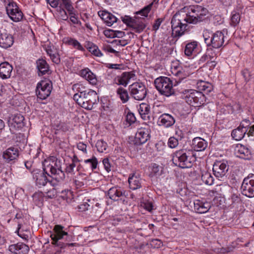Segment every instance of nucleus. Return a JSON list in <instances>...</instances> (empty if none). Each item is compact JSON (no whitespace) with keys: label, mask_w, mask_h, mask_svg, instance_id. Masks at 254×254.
Returning a JSON list of instances; mask_svg holds the SVG:
<instances>
[{"label":"nucleus","mask_w":254,"mask_h":254,"mask_svg":"<svg viewBox=\"0 0 254 254\" xmlns=\"http://www.w3.org/2000/svg\"><path fill=\"white\" fill-rule=\"evenodd\" d=\"M163 173V168L156 164H153L151 167L150 176L159 177Z\"/></svg>","instance_id":"46"},{"label":"nucleus","mask_w":254,"mask_h":254,"mask_svg":"<svg viewBox=\"0 0 254 254\" xmlns=\"http://www.w3.org/2000/svg\"><path fill=\"white\" fill-rule=\"evenodd\" d=\"M154 84L159 93L167 97L175 93L172 81L167 77L161 76L154 81Z\"/></svg>","instance_id":"6"},{"label":"nucleus","mask_w":254,"mask_h":254,"mask_svg":"<svg viewBox=\"0 0 254 254\" xmlns=\"http://www.w3.org/2000/svg\"><path fill=\"white\" fill-rule=\"evenodd\" d=\"M130 96L136 100H143L147 94V89L142 82H135L129 86Z\"/></svg>","instance_id":"9"},{"label":"nucleus","mask_w":254,"mask_h":254,"mask_svg":"<svg viewBox=\"0 0 254 254\" xmlns=\"http://www.w3.org/2000/svg\"><path fill=\"white\" fill-rule=\"evenodd\" d=\"M14 220L18 223L17 230L16 232L18 236L22 238L23 240H27L28 239L29 236L28 234L24 233V230L22 229V222L23 221V218L21 213H16L15 215Z\"/></svg>","instance_id":"25"},{"label":"nucleus","mask_w":254,"mask_h":254,"mask_svg":"<svg viewBox=\"0 0 254 254\" xmlns=\"http://www.w3.org/2000/svg\"><path fill=\"white\" fill-rule=\"evenodd\" d=\"M13 43L12 36L4 30L0 32V46L6 49L11 47Z\"/></svg>","instance_id":"24"},{"label":"nucleus","mask_w":254,"mask_h":254,"mask_svg":"<svg viewBox=\"0 0 254 254\" xmlns=\"http://www.w3.org/2000/svg\"><path fill=\"white\" fill-rule=\"evenodd\" d=\"M241 190L242 194L246 196L254 197V174H250L244 179Z\"/></svg>","instance_id":"12"},{"label":"nucleus","mask_w":254,"mask_h":254,"mask_svg":"<svg viewBox=\"0 0 254 254\" xmlns=\"http://www.w3.org/2000/svg\"><path fill=\"white\" fill-rule=\"evenodd\" d=\"M125 192L120 188L112 187L108 190V194L110 199L118 200L120 197L125 195Z\"/></svg>","instance_id":"33"},{"label":"nucleus","mask_w":254,"mask_h":254,"mask_svg":"<svg viewBox=\"0 0 254 254\" xmlns=\"http://www.w3.org/2000/svg\"><path fill=\"white\" fill-rule=\"evenodd\" d=\"M8 250L14 254H27L29 251V248L23 243H18L10 245Z\"/></svg>","instance_id":"22"},{"label":"nucleus","mask_w":254,"mask_h":254,"mask_svg":"<svg viewBox=\"0 0 254 254\" xmlns=\"http://www.w3.org/2000/svg\"><path fill=\"white\" fill-rule=\"evenodd\" d=\"M150 129L148 127H141L138 129L135 136V142L136 144L145 143L150 138Z\"/></svg>","instance_id":"19"},{"label":"nucleus","mask_w":254,"mask_h":254,"mask_svg":"<svg viewBox=\"0 0 254 254\" xmlns=\"http://www.w3.org/2000/svg\"><path fill=\"white\" fill-rule=\"evenodd\" d=\"M203 37L205 43L208 46H212L214 48L217 49L224 45L225 36L221 31L212 33L210 30L205 29L203 31Z\"/></svg>","instance_id":"4"},{"label":"nucleus","mask_w":254,"mask_h":254,"mask_svg":"<svg viewBox=\"0 0 254 254\" xmlns=\"http://www.w3.org/2000/svg\"><path fill=\"white\" fill-rule=\"evenodd\" d=\"M98 15L108 26H112L117 21V18L111 13L105 11L98 12Z\"/></svg>","instance_id":"28"},{"label":"nucleus","mask_w":254,"mask_h":254,"mask_svg":"<svg viewBox=\"0 0 254 254\" xmlns=\"http://www.w3.org/2000/svg\"><path fill=\"white\" fill-rule=\"evenodd\" d=\"M228 169L227 162L224 160L216 161L213 164L212 169L214 175L220 180L224 178Z\"/></svg>","instance_id":"13"},{"label":"nucleus","mask_w":254,"mask_h":254,"mask_svg":"<svg viewBox=\"0 0 254 254\" xmlns=\"http://www.w3.org/2000/svg\"><path fill=\"white\" fill-rule=\"evenodd\" d=\"M103 164L104 165L105 170L109 172L111 171V164L108 158H105L103 160Z\"/></svg>","instance_id":"58"},{"label":"nucleus","mask_w":254,"mask_h":254,"mask_svg":"<svg viewBox=\"0 0 254 254\" xmlns=\"http://www.w3.org/2000/svg\"><path fill=\"white\" fill-rule=\"evenodd\" d=\"M138 110L142 119L144 120L149 119L150 107L149 105L146 103H141L140 104Z\"/></svg>","instance_id":"37"},{"label":"nucleus","mask_w":254,"mask_h":254,"mask_svg":"<svg viewBox=\"0 0 254 254\" xmlns=\"http://www.w3.org/2000/svg\"><path fill=\"white\" fill-rule=\"evenodd\" d=\"M23 116L20 114L11 115L8 120V125L11 132L14 133L24 126Z\"/></svg>","instance_id":"15"},{"label":"nucleus","mask_w":254,"mask_h":254,"mask_svg":"<svg viewBox=\"0 0 254 254\" xmlns=\"http://www.w3.org/2000/svg\"><path fill=\"white\" fill-rule=\"evenodd\" d=\"M194 210L198 213H205L208 211L211 207L210 204L206 201L196 199L193 202Z\"/></svg>","instance_id":"21"},{"label":"nucleus","mask_w":254,"mask_h":254,"mask_svg":"<svg viewBox=\"0 0 254 254\" xmlns=\"http://www.w3.org/2000/svg\"><path fill=\"white\" fill-rule=\"evenodd\" d=\"M162 22V20L160 18L156 19L153 25V30L154 31L157 30L159 29Z\"/></svg>","instance_id":"61"},{"label":"nucleus","mask_w":254,"mask_h":254,"mask_svg":"<svg viewBox=\"0 0 254 254\" xmlns=\"http://www.w3.org/2000/svg\"><path fill=\"white\" fill-rule=\"evenodd\" d=\"M5 2L6 13L10 19L15 22L21 21L23 14L17 4L13 0H7Z\"/></svg>","instance_id":"8"},{"label":"nucleus","mask_w":254,"mask_h":254,"mask_svg":"<svg viewBox=\"0 0 254 254\" xmlns=\"http://www.w3.org/2000/svg\"><path fill=\"white\" fill-rule=\"evenodd\" d=\"M77 148L79 150L82 151L83 152H86V144L83 142H79L77 145Z\"/></svg>","instance_id":"64"},{"label":"nucleus","mask_w":254,"mask_h":254,"mask_svg":"<svg viewBox=\"0 0 254 254\" xmlns=\"http://www.w3.org/2000/svg\"><path fill=\"white\" fill-rule=\"evenodd\" d=\"M180 12L176 13L171 20L172 34L174 36H181L186 30L187 23H183L179 19Z\"/></svg>","instance_id":"11"},{"label":"nucleus","mask_w":254,"mask_h":254,"mask_svg":"<svg viewBox=\"0 0 254 254\" xmlns=\"http://www.w3.org/2000/svg\"><path fill=\"white\" fill-rule=\"evenodd\" d=\"M86 96L82 100V101L79 102L78 105L81 106L87 110H91L93 108V104L96 102V98H94L93 95L90 94Z\"/></svg>","instance_id":"32"},{"label":"nucleus","mask_w":254,"mask_h":254,"mask_svg":"<svg viewBox=\"0 0 254 254\" xmlns=\"http://www.w3.org/2000/svg\"><path fill=\"white\" fill-rule=\"evenodd\" d=\"M175 123L174 118L169 114H163L158 118V124L159 126L169 127Z\"/></svg>","instance_id":"23"},{"label":"nucleus","mask_w":254,"mask_h":254,"mask_svg":"<svg viewBox=\"0 0 254 254\" xmlns=\"http://www.w3.org/2000/svg\"><path fill=\"white\" fill-rule=\"evenodd\" d=\"M195 161V157L190 151L179 150L173 155L172 161L177 166L182 168H190Z\"/></svg>","instance_id":"3"},{"label":"nucleus","mask_w":254,"mask_h":254,"mask_svg":"<svg viewBox=\"0 0 254 254\" xmlns=\"http://www.w3.org/2000/svg\"><path fill=\"white\" fill-rule=\"evenodd\" d=\"M171 72L176 76L175 80L177 83L181 82L190 75L188 68H183L178 63H173L171 66Z\"/></svg>","instance_id":"16"},{"label":"nucleus","mask_w":254,"mask_h":254,"mask_svg":"<svg viewBox=\"0 0 254 254\" xmlns=\"http://www.w3.org/2000/svg\"><path fill=\"white\" fill-rule=\"evenodd\" d=\"M235 154L238 157L249 159L251 156V151L248 148L242 144H238L235 148Z\"/></svg>","instance_id":"30"},{"label":"nucleus","mask_w":254,"mask_h":254,"mask_svg":"<svg viewBox=\"0 0 254 254\" xmlns=\"http://www.w3.org/2000/svg\"><path fill=\"white\" fill-rule=\"evenodd\" d=\"M86 47L89 52L94 56L97 57H101L103 56V54L99 48L93 43L88 42L86 44Z\"/></svg>","instance_id":"42"},{"label":"nucleus","mask_w":254,"mask_h":254,"mask_svg":"<svg viewBox=\"0 0 254 254\" xmlns=\"http://www.w3.org/2000/svg\"><path fill=\"white\" fill-rule=\"evenodd\" d=\"M96 146L99 152H103L106 150L108 145L107 143L103 140H99L97 141Z\"/></svg>","instance_id":"51"},{"label":"nucleus","mask_w":254,"mask_h":254,"mask_svg":"<svg viewBox=\"0 0 254 254\" xmlns=\"http://www.w3.org/2000/svg\"><path fill=\"white\" fill-rule=\"evenodd\" d=\"M90 93V94L93 95L94 96V98H96L97 93L95 91L88 89V91L83 92L81 93H75L73 95V98L74 101H75L78 104L79 102L82 101V100L86 96L89 95V93Z\"/></svg>","instance_id":"41"},{"label":"nucleus","mask_w":254,"mask_h":254,"mask_svg":"<svg viewBox=\"0 0 254 254\" xmlns=\"http://www.w3.org/2000/svg\"><path fill=\"white\" fill-rule=\"evenodd\" d=\"M242 73L246 81H249L251 76L249 70L248 69H245L242 71Z\"/></svg>","instance_id":"62"},{"label":"nucleus","mask_w":254,"mask_h":254,"mask_svg":"<svg viewBox=\"0 0 254 254\" xmlns=\"http://www.w3.org/2000/svg\"><path fill=\"white\" fill-rule=\"evenodd\" d=\"M135 77V75L132 71L124 72L121 75L116 77L113 80V82L117 85L126 87L130 80L134 79Z\"/></svg>","instance_id":"18"},{"label":"nucleus","mask_w":254,"mask_h":254,"mask_svg":"<svg viewBox=\"0 0 254 254\" xmlns=\"http://www.w3.org/2000/svg\"><path fill=\"white\" fill-rule=\"evenodd\" d=\"M183 96L189 104L194 107H199L206 101L204 94L194 89L185 90L183 91Z\"/></svg>","instance_id":"5"},{"label":"nucleus","mask_w":254,"mask_h":254,"mask_svg":"<svg viewBox=\"0 0 254 254\" xmlns=\"http://www.w3.org/2000/svg\"><path fill=\"white\" fill-rule=\"evenodd\" d=\"M36 65L39 71V75H42L46 73L49 74L50 71L49 66L45 60L39 59L36 62Z\"/></svg>","instance_id":"34"},{"label":"nucleus","mask_w":254,"mask_h":254,"mask_svg":"<svg viewBox=\"0 0 254 254\" xmlns=\"http://www.w3.org/2000/svg\"><path fill=\"white\" fill-rule=\"evenodd\" d=\"M46 162H48L46 164H51L50 163H49L48 161L45 160L43 164V168H44V165ZM48 172H49L46 173L44 170L43 172L38 170L33 171V178L37 186L41 188L43 186H45L47 184L49 185V182L51 181H48L46 175V174L49 175Z\"/></svg>","instance_id":"14"},{"label":"nucleus","mask_w":254,"mask_h":254,"mask_svg":"<svg viewBox=\"0 0 254 254\" xmlns=\"http://www.w3.org/2000/svg\"><path fill=\"white\" fill-rule=\"evenodd\" d=\"M102 108L104 111H111L113 110V106L110 103L106 102V103H103Z\"/></svg>","instance_id":"59"},{"label":"nucleus","mask_w":254,"mask_h":254,"mask_svg":"<svg viewBox=\"0 0 254 254\" xmlns=\"http://www.w3.org/2000/svg\"><path fill=\"white\" fill-rule=\"evenodd\" d=\"M50 233V237L52 241L51 244L61 249H64L66 247V245L64 243L59 241V240L63 239L64 236L68 235L64 227L61 225H56Z\"/></svg>","instance_id":"7"},{"label":"nucleus","mask_w":254,"mask_h":254,"mask_svg":"<svg viewBox=\"0 0 254 254\" xmlns=\"http://www.w3.org/2000/svg\"><path fill=\"white\" fill-rule=\"evenodd\" d=\"M85 79L92 84H95L97 81L95 75L91 71L89 72Z\"/></svg>","instance_id":"54"},{"label":"nucleus","mask_w":254,"mask_h":254,"mask_svg":"<svg viewBox=\"0 0 254 254\" xmlns=\"http://www.w3.org/2000/svg\"><path fill=\"white\" fill-rule=\"evenodd\" d=\"M231 199L233 203L239 202L241 199L240 194L233 193L231 196Z\"/></svg>","instance_id":"63"},{"label":"nucleus","mask_w":254,"mask_h":254,"mask_svg":"<svg viewBox=\"0 0 254 254\" xmlns=\"http://www.w3.org/2000/svg\"><path fill=\"white\" fill-rule=\"evenodd\" d=\"M61 197L67 202H69L73 198L72 192L68 190H62L61 192Z\"/></svg>","instance_id":"49"},{"label":"nucleus","mask_w":254,"mask_h":254,"mask_svg":"<svg viewBox=\"0 0 254 254\" xmlns=\"http://www.w3.org/2000/svg\"><path fill=\"white\" fill-rule=\"evenodd\" d=\"M90 207V205L87 202H83L78 206V208L81 211L87 210Z\"/></svg>","instance_id":"60"},{"label":"nucleus","mask_w":254,"mask_h":254,"mask_svg":"<svg viewBox=\"0 0 254 254\" xmlns=\"http://www.w3.org/2000/svg\"><path fill=\"white\" fill-rule=\"evenodd\" d=\"M241 18L239 13L233 11L232 13L230 24L232 26H236L240 22Z\"/></svg>","instance_id":"48"},{"label":"nucleus","mask_w":254,"mask_h":254,"mask_svg":"<svg viewBox=\"0 0 254 254\" xmlns=\"http://www.w3.org/2000/svg\"><path fill=\"white\" fill-rule=\"evenodd\" d=\"M182 11L186 12L184 21L194 24L202 21L208 13L206 8L198 5L184 7L181 10V12Z\"/></svg>","instance_id":"2"},{"label":"nucleus","mask_w":254,"mask_h":254,"mask_svg":"<svg viewBox=\"0 0 254 254\" xmlns=\"http://www.w3.org/2000/svg\"><path fill=\"white\" fill-rule=\"evenodd\" d=\"M201 180L205 184L211 185L213 184L214 179L210 173L204 171L202 173Z\"/></svg>","instance_id":"43"},{"label":"nucleus","mask_w":254,"mask_h":254,"mask_svg":"<svg viewBox=\"0 0 254 254\" xmlns=\"http://www.w3.org/2000/svg\"><path fill=\"white\" fill-rule=\"evenodd\" d=\"M216 54L212 53V50H207L205 54L203 55L199 60V62L203 63L208 60L212 61L213 59L215 57Z\"/></svg>","instance_id":"47"},{"label":"nucleus","mask_w":254,"mask_h":254,"mask_svg":"<svg viewBox=\"0 0 254 254\" xmlns=\"http://www.w3.org/2000/svg\"><path fill=\"white\" fill-rule=\"evenodd\" d=\"M247 132L245 128H241L238 127L236 129L233 130L231 133L232 137L236 140H240L245 136Z\"/></svg>","instance_id":"38"},{"label":"nucleus","mask_w":254,"mask_h":254,"mask_svg":"<svg viewBox=\"0 0 254 254\" xmlns=\"http://www.w3.org/2000/svg\"><path fill=\"white\" fill-rule=\"evenodd\" d=\"M117 93L123 103H126L128 100V94L126 89L120 87L117 89Z\"/></svg>","instance_id":"44"},{"label":"nucleus","mask_w":254,"mask_h":254,"mask_svg":"<svg viewBox=\"0 0 254 254\" xmlns=\"http://www.w3.org/2000/svg\"><path fill=\"white\" fill-rule=\"evenodd\" d=\"M19 156V150L17 148L10 147L2 153V158L4 162L7 163H13Z\"/></svg>","instance_id":"17"},{"label":"nucleus","mask_w":254,"mask_h":254,"mask_svg":"<svg viewBox=\"0 0 254 254\" xmlns=\"http://www.w3.org/2000/svg\"><path fill=\"white\" fill-rule=\"evenodd\" d=\"M52 82L49 80H42L37 84L36 93L37 97L41 100L46 99L51 94Z\"/></svg>","instance_id":"10"},{"label":"nucleus","mask_w":254,"mask_h":254,"mask_svg":"<svg viewBox=\"0 0 254 254\" xmlns=\"http://www.w3.org/2000/svg\"><path fill=\"white\" fill-rule=\"evenodd\" d=\"M84 162L86 164H89L92 170L97 168L98 161L95 156H93L91 159L85 160Z\"/></svg>","instance_id":"52"},{"label":"nucleus","mask_w":254,"mask_h":254,"mask_svg":"<svg viewBox=\"0 0 254 254\" xmlns=\"http://www.w3.org/2000/svg\"><path fill=\"white\" fill-rule=\"evenodd\" d=\"M72 90L76 92L75 93H81L88 91L85 87L82 84L78 83L73 85L72 87Z\"/></svg>","instance_id":"50"},{"label":"nucleus","mask_w":254,"mask_h":254,"mask_svg":"<svg viewBox=\"0 0 254 254\" xmlns=\"http://www.w3.org/2000/svg\"><path fill=\"white\" fill-rule=\"evenodd\" d=\"M69 15H70V21L73 23V24H77L78 23V20L77 17H76L75 14L74 12V8L72 7V9L71 10V11H67Z\"/></svg>","instance_id":"55"},{"label":"nucleus","mask_w":254,"mask_h":254,"mask_svg":"<svg viewBox=\"0 0 254 254\" xmlns=\"http://www.w3.org/2000/svg\"><path fill=\"white\" fill-rule=\"evenodd\" d=\"M197 88L203 91L206 94L209 93L213 90L212 85L208 82L204 81H200L197 83Z\"/></svg>","instance_id":"40"},{"label":"nucleus","mask_w":254,"mask_h":254,"mask_svg":"<svg viewBox=\"0 0 254 254\" xmlns=\"http://www.w3.org/2000/svg\"><path fill=\"white\" fill-rule=\"evenodd\" d=\"M179 144L178 140L174 137H171L169 138L168 142V146L171 148H174L176 147Z\"/></svg>","instance_id":"53"},{"label":"nucleus","mask_w":254,"mask_h":254,"mask_svg":"<svg viewBox=\"0 0 254 254\" xmlns=\"http://www.w3.org/2000/svg\"><path fill=\"white\" fill-rule=\"evenodd\" d=\"M153 5V2H151L147 6H145L141 10L135 12V18L136 19L144 17H147L148 16V13L150 12L152 6Z\"/></svg>","instance_id":"39"},{"label":"nucleus","mask_w":254,"mask_h":254,"mask_svg":"<svg viewBox=\"0 0 254 254\" xmlns=\"http://www.w3.org/2000/svg\"><path fill=\"white\" fill-rule=\"evenodd\" d=\"M76 166L75 162L72 159V163L67 165L66 167V172L68 173H73L74 169Z\"/></svg>","instance_id":"56"},{"label":"nucleus","mask_w":254,"mask_h":254,"mask_svg":"<svg viewBox=\"0 0 254 254\" xmlns=\"http://www.w3.org/2000/svg\"><path fill=\"white\" fill-rule=\"evenodd\" d=\"M45 50L53 63L56 64H60L61 62L60 55L58 53L57 49L54 46L47 45L45 48Z\"/></svg>","instance_id":"29"},{"label":"nucleus","mask_w":254,"mask_h":254,"mask_svg":"<svg viewBox=\"0 0 254 254\" xmlns=\"http://www.w3.org/2000/svg\"><path fill=\"white\" fill-rule=\"evenodd\" d=\"M126 121L130 125L135 122V117L132 113H128L126 116Z\"/></svg>","instance_id":"57"},{"label":"nucleus","mask_w":254,"mask_h":254,"mask_svg":"<svg viewBox=\"0 0 254 254\" xmlns=\"http://www.w3.org/2000/svg\"><path fill=\"white\" fill-rule=\"evenodd\" d=\"M145 24L142 22H139L135 20L131 22V26L136 32L140 33L145 28Z\"/></svg>","instance_id":"45"},{"label":"nucleus","mask_w":254,"mask_h":254,"mask_svg":"<svg viewBox=\"0 0 254 254\" xmlns=\"http://www.w3.org/2000/svg\"><path fill=\"white\" fill-rule=\"evenodd\" d=\"M12 66L7 62L0 64V77L2 79H6L10 76L12 70Z\"/></svg>","instance_id":"31"},{"label":"nucleus","mask_w":254,"mask_h":254,"mask_svg":"<svg viewBox=\"0 0 254 254\" xmlns=\"http://www.w3.org/2000/svg\"><path fill=\"white\" fill-rule=\"evenodd\" d=\"M63 43L69 46H72L74 49L79 51H84L85 49L81 44L76 39L71 37H65L63 40Z\"/></svg>","instance_id":"36"},{"label":"nucleus","mask_w":254,"mask_h":254,"mask_svg":"<svg viewBox=\"0 0 254 254\" xmlns=\"http://www.w3.org/2000/svg\"><path fill=\"white\" fill-rule=\"evenodd\" d=\"M207 142L201 137H195L192 139L191 147L196 151H204L207 147Z\"/></svg>","instance_id":"27"},{"label":"nucleus","mask_w":254,"mask_h":254,"mask_svg":"<svg viewBox=\"0 0 254 254\" xmlns=\"http://www.w3.org/2000/svg\"><path fill=\"white\" fill-rule=\"evenodd\" d=\"M52 7H59L60 8L64 7L67 11H71L72 6L70 0H46Z\"/></svg>","instance_id":"20"},{"label":"nucleus","mask_w":254,"mask_h":254,"mask_svg":"<svg viewBox=\"0 0 254 254\" xmlns=\"http://www.w3.org/2000/svg\"><path fill=\"white\" fill-rule=\"evenodd\" d=\"M128 182L130 189L132 190L140 189L142 186V180L138 174L130 175L128 179Z\"/></svg>","instance_id":"26"},{"label":"nucleus","mask_w":254,"mask_h":254,"mask_svg":"<svg viewBox=\"0 0 254 254\" xmlns=\"http://www.w3.org/2000/svg\"><path fill=\"white\" fill-rule=\"evenodd\" d=\"M197 46L198 42L196 41H192L187 44L185 49V55L188 57L195 55Z\"/></svg>","instance_id":"35"},{"label":"nucleus","mask_w":254,"mask_h":254,"mask_svg":"<svg viewBox=\"0 0 254 254\" xmlns=\"http://www.w3.org/2000/svg\"><path fill=\"white\" fill-rule=\"evenodd\" d=\"M47 163L46 162L44 165V170L46 173L50 172L51 175L55 178L49 182V186L51 188H50L45 192L46 194V197L49 198H53L57 195L58 190H59L61 185V182L64 178V173L61 170L60 161L56 160L55 162H52V164H46Z\"/></svg>","instance_id":"1"}]
</instances>
